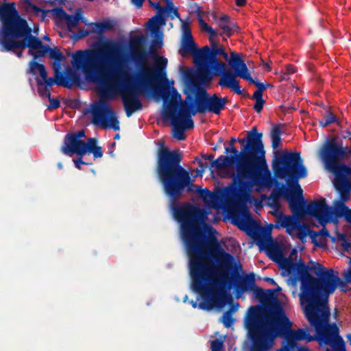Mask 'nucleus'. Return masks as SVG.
<instances>
[{"mask_svg":"<svg viewBox=\"0 0 351 351\" xmlns=\"http://www.w3.org/2000/svg\"><path fill=\"white\" fill-rule=\"evenodd\" d=\"M182 160L179 150L158 149L156 173L180 224V238L189 257L191 288L202 297L200 309L208 311L227 288L235 287L237 298L251 291L255 275L250 273L237 280L239 274L234 270L230 276L234 256L225 251L215 237L206 234V227L213 230L206 224L209 212L190 203H176L185 190L193 192L194 186L189 171L181 165Z\"/></svg>","mask_w":351,"mask_h":351,"instance_id":"nucleus-1","label":"nucleus"},{"mask_svg":"<svg viewBox=\"0 0 351 351\" xmlns=\"http://www.w3.org/2000/svg\"><path fill=\"white\" fill-rule=\"evenodd\" d=\"M101 56L115 62L116 69L110 73L98 60V53L90 50H77L72 53L71 64L77 70H82L85 78L98 86V93L101 97L99 102L92 107V123L104 129L120 130L119 123L114 110L103 99L111 98L119 93L126 116L130 117L136 111L143 108L139 99L141 93L152 90L167 102L171 96V87L167 78V59L154 53L152 69L143 68L134 81L128 72L121 69L119 62L122 51L121 43L113 40H106L101 44Z\"/></svg>","mask_w":351,"mask_h":351,"instance_id":"nucleus-2","label":"nucleus"},{"mask_svg":"<svg viewBox=\"0 0 351 351\" xmlns=\"http://www.w3.org/2000/svg\"><path fill=\"white\" fill-rule=\"evenodd\" d=\"M263 136V133L259 132L247 160H245L241 166L239 180L237 186L232 189L236 206L241 208L243 213L248 215L249 210L246 202L254 187H256V191L260 192L265 188L271 189L276 185L269 199L278 204L280 198L283 196L288 202L289 208L295 217L302 218L308 215L324 226L328 221L331 208L323 197L305 205L302 189L298 181L307 176V170L303 164L300 153L276 151L271 165L275 177L286 179L289 186L295 188L298 192L296 196L285 184H280L269 171L265 173H261L263 168H267Z\"/></svg>","mask_w":351,"mask_h":351,"instance_id":"nucleus-3","label":"nucleus"},{"mask_svg":"<svg viewBox=\"0 0 351 351\" xmlns=\"http://www.w3.org/2000/svg\"><path fill=\"white\" fill-rule=\"evenodd\" d=\"M305 315L310 324L315 328L317 335L312 336L308 328L292 330V322L286 315L282 307L267 313L260 304L251 306L244 319V326L247 330V351H270L276 337L285 339V346L294 349L297 347L296 341L311 342L317 341L320 345H330L333 348V342L339 329L335 324L329 325L330 315L327 305H317L306 303Z\"/></svg>","mask_w":351,"mask_h":351,"instance_id":"nucleus-4","label":"nucleus"},{"mask_svg":"<svg viewBox=\"0 0 351 351\" xmlns=\"http://www.w3.org/2000/svg\"><path fill=\"white\" fill-rule=\"evenodd\" d=\"M297 250L293 249L288 258H282L279 262L284 275L290 276L292 286L295 287L301 282L300 294L301 303H312L326 305L322 302L323 290L328 282V276H332V269H326L322 264L315 263L308 268L301 258L295 262Z\"/></svg>","mask_w":351,"mask_h":351,"instance_id":"nucleus-5","label":"nucleus"},{"mask_svg":"<svg viewBox=\"0 0 351 351\" xmlns=\"http://www.w3.org/2000/svg\"><path fill=\"white\" fill-rule=\"evenodd\" d=\"M0 45L2 51H12L19 58L22 57L23 50L25 48L16 47L9 49L12 43H19L23 37L14 36V32L19 27H28V24L24 19L19 15L14 3H0Z\"/></svg>","mask_w":351,"mask_h":351,"instance_id":"nucleus-6","label":"nucleus"},{"mask_svg":"<svg viewBox=\"0 0 351 351\" xmlns=\"http://www.w3.org/2000/svg\"><path fill=\"white\" fill-rule=\"evenodd\" d=\"M258 133L257 128L256 126L253 127L251 130L247 132L244 140H238V142L242 145L239 152L235 147H226L225 154L230 153V156L221 155L210 163V167H215L219 170L225 167L235 166V172H232L229 176V178L232 179V190L237 185L240 178L241 166L245 162V160H247Z\"/></svg>","mask_w":351,"mask_h":351,"instance_id":"nucleus-7","label":"nucleus"},{"mask_svg":"<svg viewBox=\"0 0 351 351\" xmlns=\"http://www.w3.org/2000/svg\"><path fill=\"white\" fill-rule=\"evenodd\" d=\"M170 98L163 117L171 121L173 136L178 141H184L186 138L185 131L194 128L193 114L188 104L182 102L181 95L173 86L171 87Z\"/></svg>","mask_w":351,"mask_h":351,"instance_id":"nucleus-8","label":"nucleus"},{"mask_svg":"<svg viewBox=\"0 0 351 351\" xmlns=\"http://www.w3.org/2000/svg\"><path fill=\"white\" fill-rule=\"evenodd\" d=\"M223 46L210 49L206 45L195 54V64L197 71L193 77V82L197 85H208L213 79V75H219L220 73L226 69L227 65L218 60L217 56H221Z\"/></svg>","mask_w":351,"mask_h":351,"instance_id":"nucleus-9","label":"nucleus"},{"mask_svg":"<svg viewBox=\"0 0 351 351\" xmlns=\"http://www.w3.org/2000/svg\"><path fill=\"white\" fill-rule=\"evenodd\" d=\"M237 210L232 213V222L239 229L246 232L259 247L260 251L265 250L269 254H277L278 247L277 243L271 236V231L260 226L250 219V214L243 213L242 210L234 204Z\"/></svg>","mask_w":351,"mask_h":351,"instance_id":"nucleus-10","label":"nucleus"},{"mask_svg":"<svg viewBox=\"0 0 351 351\" xmlns=\"http://www.w3.org/2000/svg\"><path fill=\"white\" fill-rule=\"evenodd\" d=\"M319 156L326 169L333 176L343 173L349 167L341 160L348 156V147L339 143L336 138H328L322 145Z\"/></svg>","mask_w":351,"mask_h":351,"instance_id":"nucleus-11","label":"nucleus"},{"mask_svg":"<svg viewBox=\"0 0 351 351\" xmlns=\"http://www.w3.org/2000/svg\"><path fill=\"white\" fill-rule=\"evenodd\" d=\"M228 102L227 97H220L217 94L210 95L204 88L197 90L195 99L189 106V110L195 116L197 113L211 112L219 115Z\"/></svg>","mask_w":351,"mask_h":351,"instance_id":"nucleus-12","label":"nucleus"},{"mask_svg":"<svg viewBox=\"0 0 351 351\" xmlns=\"http://www.w3.org/2000/svg\"><path fill=\"white\" fill-rule=\"evenodd\" d=\"M14 32V36L23 37V39L19 43H12L8 47L9 49L29 48L28 55L32 56L34 60L44 57L49 51L50 47L48 45H44L39 38L32 34V29L29 26L27 28L19 27Z\"/></svg>","mask_w":351,"mask_h":351,"instance_id":"nucleus-13","label":"nucleus"},{"mask_svg":"<svg viewBox=\"0 0 351 351\" xmlns=\"http://www.w3.org/2000/svg\"><path fill=\"white\" fill-rule=\"evenodd\" d=\"M151 7L157 11V14L152 17L147 22V27L152 34H155L156 39L152 41L154 45L160 47L162 45V33L159 32V26L165 23V13L166 8L162 7L159 2L149 0Z\"/></svg>","mask_w":351,"mask_h":351,"instance_id":"nucleus-14","label":"nucleus"},{"mask_svg":"<svg viewBox=\"0 0 351 351\" xmlns=\"http://www.w3.org/2000/svg\"><path fill=\"white\" fill-rule=\"evenodd\" d=\"M280 290V288L278 287L276 289H263L256 286L255 284L252 289V292L253 293V296L254 299L258 300L260 303L263 305L267 304L273 302L274 303V306L273 310L271 311H267L265 307L260 305L262 308H263L267 313H270L274 311H276L279 307H282L280 302L275 295L277 291Z\"/></svg>","mask_w":351,"mask_h":351,"instance_id":"nucleus-15","label":"nucleus"},{"mask_svg":"<svg viewBox=\"0 0 351 351\" xmlns=\"http://www.w3.org/2000/svg\"><path fill=\"white\" fill-rule=\"evenodd\" d=\"M342 275L344 280L339 277L337 272L336 274L333 272L332 276H328V282L323 290L322 300H327L328 295L333 293L337 287H339L340 290L343 292L348 291V289L346 288V286L348 283L351 282V281H347L346 280L347 272H344Z\"/></svg>","mask_w":351,"mask_h":351,"instance_id":"nucleus-16","label":"nucleus"},{"mask_svg":"<svg viewBox=\"0 0 351 351\" xmlns=\"http://www.w3.org/2000/svg\"><path fill=\"white\" fill-rule=\"evenodd\" d=\"M85 149V142L83 140L66 135L64 145L61 147V152L69 156H72L74 154L84 156Z\"/></svg>","mask_w":351,"mask_h":351,"instance_id":"nucleus-17","label":"nucleus"},{"mask_svg":"<svg viewBox=\"0 0 351 351\" xmlns=\"http://www.w3.org/2000/svg\"><path fill=\"white\" fill-rule=\"evenodd\" d=\"M221 78L218 82V85L223 88H230L235 94L243 95L244 97H249V94L245 93L243 90L241 89L239 80L236 79L237 75L228 70L223 71L220 73Z\"/></svg>","mask_w":351,"mask_h":351,"instance_id":"nucleus-18","label":"nucleus"},{"mask_svg":"<svg viewBox=\"0 0 351 351\" xmlns=\"http://www.w3.org/2000/svg\"><path fill=\"white\" fill-rule=\"evenodd\" d=\"M182 27L184 36L182 42L181 48L179 50V53L182 57H185L189 53H193V58L195 59V54L199 49L197 48L196 44L193 40L189 23H184Z\"/></svg>","mask_w":351,"mask_h":351,"instance_id":"nucleus-19","label":"nucleus"},{"mask_svg":"<svg viewBox=\"0 0 351 351\" xmlns=\"http://www.w3.org/2000/svg\"><path fill=\"white\" fill-rule=\"evenodd\" d=\"M333 184L340 195V201L337 203H344L350 199L351 191V180L343 173L333 176Z\"/></svg>","mask_w":351,"mask_h":351,"instance_id":"nucleus-20","label":"nucleus"},{"mask_svg":"<svg viewBox=\"0 0 351 351\" xmlns=\"http://www.w3.org/2000/svg\"><path fill=\"white\" fill-rule=\"evenodd\" d=\"M53 70L55 73V77H47L43 82L37 79L36 82L38 86H40L45 85V88H49L53 85L57 84L58 86L70 88L71 86V84H69V82L65 80L66 77L64 74L60 71L59 64L54 66Z\"/></svg>","mask_w":351,"mask_h":351,"instance_id":"nucleus-21","label":"nucleus"},{"mask_svg":"<svg viewBox=\"0 0 351 351\" xmlns=\"http://www.w3.org/2000/svg\"><path fill=\"white\" fill-rule=\"evenodd\" d=\"M230 66L234 70V75L245 79V76H247L250 73L246 64L241 58L239 55L235 52H231L230 59L228 62Z\"/></svg>","mask_w":351,"mask_h":351,"instance_id":"nucleus-22","label":"nucleus"},{"mask_svg":"<svg viewBox=\"0 0 351 351\" xmlns=\"http://www.w3.org/2000/svg\"><path fill=\"white\" fill-rule=\"evenodd\" d=\"M89 26L92 27V32L104 37L106 32H112L114 30L116 22L114 20L107 19L101 22L90 23Z\"/></svg>","mask_w":351,"mask_h":351,"instance_id":"nucleus-23","label":"nucleus"},{"mask_svg":"<svg viewBox=\"0 0 351 351\" xmlns=\"http://www.w3.org/2000/svg\"><path fill=\"white\" fill-rule=\"evenodd\" d=\"M132 60L139 66V72H141L143 68L144 69H152L153 65L151 67H148L145 65L148 58V52L146 50L141 49L136 51L132 56ZM140 73H138V75Z\"/></svg>","mask_w":351,"mask_h":351,"instance_id":"nucleus-24","label":"nucleus"},{"mask_svg":"<svg viewBox=\"0 0 351 351\" xmlns=\"http://www.w3.org/2000/svg\"><path fill=\"white\" fill-rule=\"evenodd\" d=\"M335 213L337 217H343L345 220L351 224V208H349L344 203H336Z\"/></svg>","mask_w":351,"mask_h":351,"instance_id":"nucleus-25","label":"nucleus"},{"mask_svg":"<svg viewBox=\"0 0 351 351\" xmlns=\"http://www.w3.org/2000/svg\"><path fill=\"white\" fill-rule=\"evenodd\" d=\"M145 41V38L143 35L135 36L130 38L129 43V47L130 49L131 56L142 49L143 45Z\"/></svg>","mask_w":351,"mask_h":351,"instance_id":"nucleus-26","label":"nucleus"},{"mask_svg":"<svg viewBox=\"0 0 351 351\" xmlns=\"http://www.w3.org/2000/svg\"><path fill=\"white\" fill-rule=\"evenodd\" d=\"M281 125L276 124L272 126L271 131V147L274 149L280 146L281 143Z\"/></svg>","mask_w":351,"mask_h":351,"instance_id":"nucleus-27","label":"nucleus"},{"mask_svg":"<svg viewBox=\"0 0 351 351\" xmlns=\"http://www.w3.org/2000/svg\"><path fill=\"white\" fill-rule=\"evenodd\" d=\"M295 223V219H294L293 217L287 216L280 214L277 219L276 227L279 228L280 226H281L283 228H287L288 230L289 227L293 228Z\"/></svg>","mask_w":351,"mask_h":351,"instance_id":"nucleus-28","label":"nucleus"},{"mask_svg":"<svg viewBox=\"0 0 351 351\" xmlns=\"http://www.w3.org/2000/svg\"><path fill=\"white\" fill-rule=\"evenodd\" d=\"M246 81H247L250 83H252L254 84L257 87V90L252 95H254V97L256 96H263V93L264 90H265V86L264 83H262L256 80H254L250 74H249L247 76H245Z\"/></svg>","mask_w":351,"mask_h":351,"instance_id":"nucleus-29","label":"nucleus"},{"mask_svg":"<svg viewBox=\"0 0 351 351\" xmlns=\"http://www.w3.org/2000/svg\"><path fill=\"white\" fill-rule=\"evenodd\" d=\"M337 123L338 119L330 110H326L324 118L319 121V125L322 128H326L331 123Z\"/></svg>","mask_w":351,"mask_h":351,"instance_id":"nucleus-30","label":"nucleus"},{"mask_svg":"<svg viewBox=\"0 0 351 351\" xmlns=\"http://www.w3.org/2000/svg\"><path fill=\"white\" fill-rule=\"evenodd\" d=\"M48 53L49 54V58L56 61V62H54L53 64V67L57 64H59V66L60 67V62L64 59V56L62 55V53L57 49L51 48Z\"/></svg>","mask_w":351,"mask_h":351,"instance_id":"nucleus-31","label":"nucleus"},{"mask_svg":"<svg viewBox=\"0 0 351 351\" xmlns=\"http://www.w3.org/2000/svg\"><path fill=\"white\" fill-rule=\"evenodd\" d=\"M326 351H346L345 342L342 337L337 335L336 341L333 342V348L332 350L327 349Z\"/></svg>","mask_w":351,"mask_h":351,"instance_id":"nucleus-32","label":"nucleus"},{"mask_svg":"<svg viewBox=\"0 0 351 351\" xmlns=\"http://www.w3.org/2000/svg\"><path fill=\"white\" fill-rule=\"evenodd\" d=\"M221 322L226 328L231 327L234 323V319L231 314V311H226L221 317Z\"/></svg>","mask_w":351,"mask_h":351,"instance_id":"nucleus-33","label":"nucleus"},{"mask_svg":"<svg viewBox=\"0 0 351 351\" xmlns=\"http://www.w3.org/2000/svg\"><path fill=\"white\" fill-rule=\"evenodd\" d=\"M196 191L199 197L204 201H206L207 198L214 199L216 197V195L210 192L208 189H202L201 187L197 186Z\"/></svg>","mask_w":351,"mask_h":351,"instance_id":"nucleus-34","label":"nucleus"},{"mask_svg":"<svg viewBox=\"0 0 351 351\" xmlns=\"http://www.w3.org/2000/svg\"><path fill=\"white\" fill-rule=\"evenodd\" d=\"M310 230L306 225L299 226L297 229V237L302 242L306 240L307 234L309 233Z\"/></svg>","mask_w":351,"mask_h":351,"instance_id":"nucleus-35","label":"nucleus"},{"mask_svg":"<svg viewBox=\"0 0 351 351\" xmlns=\"http://www.w3.org/2000/svg\"><path fill=\"white\" fill-rule=\"evenodd\" d=\"M338 240L341 241V246L344 252H348V250H350L351 243L347 239L346 235L344 233H339L337 235Z\"/></svg>","mask_w":351,"mask_h":351,"instance_id":"nucleus-36","label":"nucleus"},{"mask_svg":"<svg viewBox=\"0 0 351 351\" xmlns=\"http://www.w3.org/2000/svg\"><path fill=\"white\" fill-rule=\"evenodd\" d=\"M252 99H255L256 102L254 104L253 108L256 112H260L263 108L264 104H265V101L263 99V96H256L254 97V95L251 97Z\"/></svg>","mask_w":351,"mask_h":351,"instance_id":"nucleus-37","label":"nucleus"},{"mask_svg":"<svg viewBox=\"0 0 351 351\" xmlns=\"http://www.w3.org/2000/svg\"><path fill=\"white\" fill-rule=\"evenodd\" d=\"M80 17L79 15H72L67 14L64 20L69 27H75L79 23Z\"/></svg>","mask_w":351,"mask_h":351,"instance_id":"nucleus-38","label":"nucleus"},{"mask_svg":"<svg viewBox=\"0 0 351 351\" xmlns=\"http://www.w3.org/2000/svg\"><path fill=\"white\" fill-rule=\"evenodd\" d=\"M97 141L95 138H89L87 143H85L86 150L84 151V155L86 153H90L93 149L96 148Z\"/></svg>","mask_w":351,"mask_h":351,"instance_id":"nucleus-39","label":"nucleus"},{"mask_svg":"<svg viewBox=\"0 0 351 351\" xmlns=\"http://www.w3.org/2000/svg\"><path fill=\"white\" fill-rule=\"evenodd\" d=\"M212 351H223V341L221 339H215L211 341Z\"/></svg>","mask_w":351,"mask_h":351,"instance_id":"nucleus-40","label":"nucleus"},{"mask_svg":"<svg viewBox=\"0 0 351 351\" xmlns=\"http://www.w3.org/2000/svg\"><path fill=\"white\" fill-rule=\"evenodd\" d=\"M53 14L60 19H65L67 13L62 7L55 8L51 10Z\"/></svg>","mask_w":351,"mask_h":351,"instance_id":"nucleus-41","label":"nucleus"},{"mask_svg":"<svg viewBox=\"0 0 351 351\" xmlns=\"http://www.w3.org/2000/svg\"><path fill=\"white\" fill-rule=\"evenodd\" d=\"M43 65V64H40V63L37 62L36 61V60L33 59L32 60H31L29 62V73L35 75L36 74L35 70L36 69L39 70Z\"/></svg>","mask_w":351,"mask_h":351,"instance_id":"nucleus-42","label":"nucleus"},{"mask_svg":"<svg viewBox=\"0 0 351 351\" xmlns=\"http://www.w3.org/2000/svg\"><path fill=\"white\" fill-rule=\"evenodd\" d=\"M194 162H197L198 164V168L195 170L197 174L202 175L204 172L206 166L204 165L202 161L197 157L195 158Z\"/></svg>","mask_w":351,"mask_h":351,"instance_id":"nucleus-43","label":"nucleus"},{"mask_svg":"<svg viewBox=\"0 0 351 351\" xmlns=\"http://www.w3.org/2000/svg\"><path fill=\"white\" fill-rule=\"evenodd\" d=\"M229 25H230V23H226V22H222V21H219L218 25H219V28H220V29H221L223 30L222 34H225L227 37H229V38H230V34H229L230 28H229Z\"/></svg>","mask_w":351,"mask_h":351,"instance_id":"nucleus-44","label":"nucleus"},{"mask_svg":"<svg viewBox=\"0 0 351 351\" xmlns=\"http://www.w3.org/2000/svg\"><path fill=\"white\" fill-rule=\"evenodd\" d=\"M78 158L73 160L75 166L78 169H81V165H91L92 162H86L83 160V156H77Z\"/></svg>","mask_w":351,"mask_h":351,"instance_id":"nucleus-45","label":"nucleus"},{"mask_svg":"<svg viewBox=\"0 0 351 351\" xmlns=\"http://www.w3.org/2000/svg\"><path fill=\"white\" fill-rule=\"evenodd\" d=\"M49 101V105L48 106V109L49 110L57 109L60 106V101L58 99H52L50 97Z\"/></svg>","mask_w":351,"mask_h":351,"instance_id":"nucleus-46","label":"nucleus"},{"mask_svg":"<svg viewBox=\"0 0 351 351\" xmlns=\"http://www.w3.org/2000/svg\"><path fill=\"white\" fill-rule=\"evenodd\" d=\"M93 34L91 30H87V29H80L78 31V32L75 34V38L77 39H82L83 38H85L90 34Z\"/></svg>","mask_w":351,"mask_h":351,"instance_id":"nucleus-47","label":"nucleus"},{"mask_svg":"<svg viewBox=\"0 0 351 351\" xmlns=\"http://www.w3.org/2000/svg\"><path fill=\"white\" fill-rule=\"evenodd\" d=\"M66 135L71 136V137H75L77 139H81L82 138H84L86 136L85 132L84 130H79L73 133H69Z\"/></svg>","mask_w":351,"mask_h":351,"instance_id":"nucleus-48","label":"nucleus"},{"mask_svg":"<svg viewBox=\"0 0 351 351\" xmlns=\"http://www.w3.org/2000/svg\"><path fill=\"white\" fill-rule=\"evenodd\" d=\"M90 153L93 154L94 158H101L103 156V152L101 147L97 146L96 148L92 150Z\"/></svg>","mask_w":351,"mask_h":351,"instance_id":"nucleus-49","label":"nucleus"},{"mask_svg":"<svg viewBox=\"0 0 351 351\" xmlns=\"http://www.w3.org/2000/svg\"><path fill=\"white\" fill-rule=\"evenodd\" d=\"M38 93L42 97H47L48 99L51 97L50 89L49 88L45 87L43 89L38 88Z\"/></svg>","mask_w":351,"mask_h":351,"instance_id":"nucleus-50","label":"nucleus"},{"mask_svg":"<svg viewBox=\"0 0 351 351\" xmlns=\"http://www.w3.org/2000/svg\"><path fill=\"white\" fill-rule=\"evenodd\" d=\"M311 232L313 234V235L319 234L325 237H328L330 236L329 231L325 227H323L317 233L313 231Z\"/></svg>","mask_w":351,"mask_h":351,"instance_id":"nucleus-51","label":"nucleus"},{"mask_svg":"<svg viewBox=\"0 0 351 351\" xmlns=\"http://www.w3.org/2000/svg\"><path fill=\"white\" fill-rule=\"evenodd\" d=\"M168 8H169V12H172L173 14L176 17L178 18L182 23V24L184 23H185L184 21H182V19L180 18V15L177 10V8H174L173 5V6H168Z\"/></svg>","mask_w":351,"mask_h":351,"instance_id":"nucleus-52","label":"nucleus"},{"mask_svg":"<svg viewBox=\"0 0 351 351\" xmlns=\"http://www.w3.org/2000/svg\"><path fill=\"white\" fill-rule=\"evenodd\" d=\"M199 22L202 29L203 31L208 32L210 26L207 23H206L202 18L199 19Z\"/></svg>","mask_w":351,"mask_h":351,"instance_id":"nucleus-53","label":"nucleus"},{"mask_svg":"<svg viewBox=\"0 0 351 351\" xmlns=\"http://www.w3.org/2000/svg\"><path fill=\"white\" fill-rule=\"evenodd\" d=\"M40 77L44 81L47 78V72L46 71L45 66L44 64L41 66V68L38 70Z\"/></svg>","mask_w":351,"mask_h":351,"instance_id":"nucleus-54","label":"nucleus"},{"mask_svg":"<svg viewBox=\"0 0 351 351\" xmlns=\"http://www.w3.org/2000/svg\"><path fill=\"white\" fill-rule=\"evenodd\" d=\"M229 28H230L229 34H230V37L233 34L234 32L238 31L239 26L231 21L229 25Z\"/></svg>","mask_w":351,"mask_h":351,"instance_id":"nucleus-55","label":"nucleus"},{"mask_svg":"<svg viewBox=\"0 0 351 351\" xmlns=\"http://www.w3.org/2000/svg\"><path fill=\"white\" fill-rule=\"evenodd\" d=\"M209 42H210V49H213V48H217L219 46H221L218 43L217 41H216V40L215 39V38H209Z\"/></svg>","mask_w":351,"mask_h":351,"instance_id":"nucleus-56","label":"nucleus"},{"mask_svg":"<svg viewBox=\"0 0 351 351\" xmlns=\"http://www.w3.org/2000/svg\"><path fill=\"white\" fill-rule=\"evenodd\" d=\"M209 34H210V36L209 38H215V36H222L223 34L222 33H219L218 34L217 32L212 27H210L209 29H208V31L207 32Z\"/></svg>","mask_w":351,"mask_h":351,"instance_id":"nucleus-57","label":"nucleus"},{"mask_svg":"<svg viewBox=\"0 0 351 351\" xmlns=\"http://www.w3.org/2000/svg\"><path fill=\"white\" fill-rule=\"evenodd\" d=\"M132 3L137 8H140L142 7L145 0H131Z\"/></svg>","mask_w":351,"mask_h":351,"instance_id":"nucleus-58","label":"nucleus"},{"mask_svg":"<svg viewBox=\"0 0 351 351\" xmlns=\"http://www.w3.org/2000/svg\"><path fill=\"white\" fill-rule=\"evenodd\" d=\"M287 72L288 74L294 73L295 72V67L291 64L287 65Z\"/></svg>","mask_w":351,"mask_h":351,"instance_id":"nucleus-59","label":"nucleus"},{"mask_svg":"<svg viewBox=\"0 0 351 351\" xmlns=\"http://www.w3.org/2000/svg\"><path fill=\"white\" fill-rule=\"evenodd\" d=\"M219 21H222V22H226V23H230V22H231L230 17L228 15H226V14L222 15L219 18Z\"/></svg>","mask_w":351,"mask_h":351,"instance_id":"nucleus-60","label":"nucleus"},{"mask_svg":"<svg viewBox=\"0 0 351 351\" xmlns=\"http://www.w3.org/2000/svg\"><path fill=\"white\" fill-rule=\"evenodd\" d=\"M214 157L213 154H202V158L206 160H210L213 162Z\"/></svg>","mask_w":351,"mask_h":351,"instance_id":"nucleus-61","label":"nucleus"},{"mask_svg":"<svg viewBox=\"0 0 351 351\" xmlns=\"http://www.w3.org/2000/svg\"><path fill=\"white\" fill-rule=\"evenodd\" d=\"M343 174L351 180V166L349 165L346 170L344 171Z\"/></svg>","mask_w":351,"mask_h":351,"instance_id":"nucleus-62","label":"nucleus"},{"mask_svg":"<svg viewBox=\"0 0 351 351\" xmlns=\"http://www.w3.org/2000/svg\"><path fill=\"white\" fill-rule=\"evenodd\" d=\"M343 174L351 180V166L349 165L346 170L344 171Z\"/></svg>","mask_w":351,"mask_h":351,"instance_id":"nucleus-63","label":"nucleus"},{"mask_svg":"<svg viewBox=\"0 0 351 351\" xmlns=\"http://www.w3.org/2000/svg\"><path fill=\"white\" fill-rule=\"evenodd\" d=\"M239 306V303H236L235 305H232L228 311H231V314L232 315L234 312H236Z\"/></svg>","mask_w":351,"mask_h":351,"instance_id":"nucleus-64","label":"nucleus"}]
</instances>
